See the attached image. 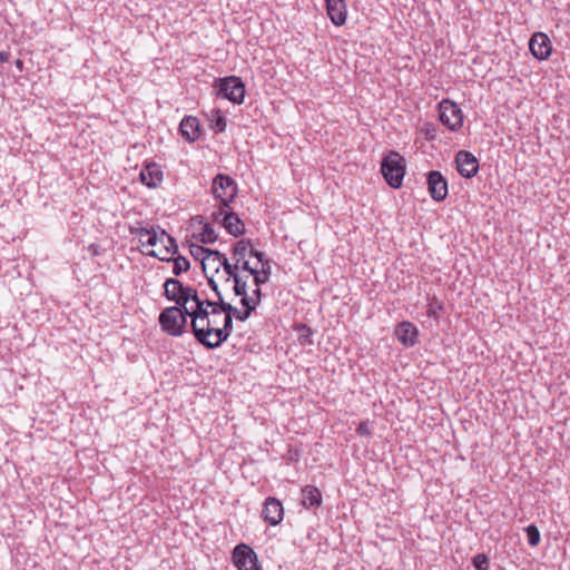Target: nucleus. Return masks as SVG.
Wrapping results in <instances>:
<instances>
[{
    "label": "nucleus",
    "mask_w": 570,
    "mask_h": 570,
    "mask_svg": "<svg viewBox=\"0 0 570 570\" xmlns=\"http://www.w3.org/2000/svg\"><path fill=\"white\" fill-rule=\"evenodd\" d=\"M429 314H430V315H431V314H433V315L435 314V309H433V308H432V306H431V307H430V309H429Z\"/></svg>",
    "instance_id": "nucleus-47"
},
{
    "label": "nucleus",
    "mask_w": 570,
    "mask_h": 570,
    "mask_svg": "<svg viewBox=\"0 0 570 570\" xmlns=\"http://www.w3.org/2000/svg\"><path fill=\"white\" fill-rule=\"evenodd\" d=\"M190 301L195 303V307H193V312H191V317L205 318V320L210 318L212 313L209 312V309H207L205 306H203L202 299L199 298L198 295H197V299H190Z\"/></svg>",
    "instance_id": "nucleus-28"
},
{
    "label": "nucleus",
    "mask_w": 570,
    "mask_h": 570,
    "mask_svg": "<svg viewBox=\"0 0 570 570\" xmlns=\"http://www.w3.org/2000/svg\"><path fill=\"white\" fill-rule=\"evenodd\" d=\"M528 543L532 547H537L540 543V531L537 525L530 524L525 528Z\"/></svg>",
    "instance_id": "nucleus-30"
},
{
    "label": "nucleus",
    "mask_w": 570,
    "mask_h": 570,
    "mask_svg": "<svg viewBox=\"0 0 570 570\" xmlns=\"http://www.w3.org/2000/svg\"><path fill=\"white\" fill-rule=\"evenodd\" d=\"M144 254L150 256V257H155V258H158L163 262H171V257L169 256L170 254H167V250H164V248L160 250V253L156 252L155 249H150L148 252H142Z\"/></svg>",
    "instance_id": "nucleus-41"
},
{
    "label": "nucleus",
    "mask_w": 570,
    "mask_h": 570,
    "mask_svg": "<svg viewBox=\"0 0 570 570\" xmlns=\"http://www.w3.org/2000/svg\"><path fill=\"white\" fill-rule=\"evenodd\" d=\"M164 247V250H167V254L175 255L178 252V244L176 239L167 233L165 236L164 243H160Z\"/></svg>",
    "instance_id": "nucleus-36"
},
{
    "label": "nucleus",
    "mask_w": 570,
    "mask_h": 570,
    "mask_svg": "<svg viewBox=\"0 0 570 570\" xmlns=\"http://www.w3.org/2000/svg\"><path fill=\"white\" fill-rule=\"evenodd\" d=\"M233 328H234L233 317L224 315L223 326L215 327V330H214V336H215L214 344L215 345H213V350L220 347L229 338V336L233 332Z\"/></svg>",
    "instance_id": "nucleus-19"
},
{
    "label": "nucleus",
    "mask_w": 570,
    "mask_h": 570,
    "mask_svg": "<svg viewBox=\"0 0 570 570\" xmlns=\"http://www.w3.org/2000/svg\"><path fill=\"white\" fill-rule=\"evenodd\" d=\"M405 171V159L399 153L390 151L383 157L381 173L390 187L400 188L403 184Z\"/></svg>",
    "instance_id": "nucleus-1"
},
{
    "label": "nucleus",
    "mask_w": 570,
    "mask_h": 570,
    "mask_svg": "<svg viewBox=\"0 0 570 570\" xmlns=\"http://www.w3.org/2000/svg\"><path fill=\"white\" fill-rule=\"evenodd\" d=\"M9 56H10L9 52L2 51V52H0V60L1 61H8Z\"/></svg>",
    "instance_id": "nucleus-46"
},
{
    "label": "nucleus",
    "mask_w": 570,
    "mask_h": 570,
    "mask_svg": "<svg viewBox=\"0 0 570 570\" xmlns=\"http://www.w3.org/2000/svg\"><path fill=\"white\" fill-rule=\"evenodd\" d=\"M262 517L269 525L279 524L284 517L282 502L274 497L266 498L262 510Z\"/></svg>",
    "instance_id": "nucleus-12"
},
{
    "label": "nucleus",
    "mask_w": 570,
    "mask_h": 570,
    "mask_svg": "<svg viewBox=\"0 0 570 570\" xmlns=\"http://www.w3.org/2000/svg\"><path fill=\"white\" fill-rule=\"evenodd\" d=\"M22 62L20 60H17V66H21Z\"/></svg>",
    "instance_id": "nucleus-49"
},
{
    "label": "nucleus",
    "mask_w": 570,
    "mask_h": 570,
    "mask_svg": "<svg viewBox=\"0 0 570 570\" xmlns=\"http://www.w3.org/2000/svg\"><path fill=\"white\" fill-rule=\"evenodd\" d=\"M214 115L215 118L212 120V128L215 130V132H224L227 126L226 118L220 114L219 110H215Z\"/></svg>",
    "instance_id": "nucleus-31"
},
{
    "label": "nucleus",
    "mask_w": 570,
    "mask_h": 570,
    "mask_svg": "<svg viewBox=\"0 0 570 570\" xmlns=\"http://www.w3.org/2000/svg\"><path fill=\"white\" fill-rule=\"evenodd\" d=\"M328 17L336 26H342L346 20V6L344 0H325Z\"/></svg>",
    "instance_id": "nucleus-18"
},
{
    "label": "nucleus",
    "mask_w": 570,
    "mask_h": 570,
    "mask_svg": "<svg viewBox=\"0 0 570 570\" xmlns=\"http://www.w3.org/2000/svg\"><path fill=\"white\" fill-rule=\"evenodd\" d=\"M223 227L229 235L234 237H239L245 233L244 223L235 212L232 210V213L225 215V217H223Z\"/></svg>",
    "instance_id": "nucleus-20"
},
{
    "label": "nucleus",
    "mask_w": 570,
    "mask_h": 570,
    "mask_svg": "<svg viewBox=\"0 0 570 570\" xmlns=\"http://www.w3.org/2000/svg\"><path fill=\"white\" fill-rule=\"evenodd\" d=\"M271 273V263H265L264 266H262L261 271H258L257 268L250 271V275L253 276V282L255 286L261 287L263 284L267 283Z\"/></svg>",
    "instance_id": "nucleus-24"
},
{
    "label": "nucleus",
    "mask_w": 570,
    "mask_h": 570,
    "mask_svg": "<svg viewBox=\"0 0 570 570\" xmlns=\"http://www.w3.org/2000/svg\"><path fill=\"white\" fill-rule=\"evenodd\" d=\"M179 131L187 141H196L200 136L199 120L193 116H185L180 121Z\"/></svg>",
    "instance_id": "nucleus-16"
},
{
    "label": "nucleus",
    "mask_w": 570,
    "mask_h": 570,
    "mask_svg": "<svg viewBox=\"0 0 570 570\" xmlns=\"http://www.w3.org/2000/svg\"><path fill=\"white\" fill-rule=\"evenodd\" d=\"M473 566L476 570H489V559L485 554L479 553L473 558Z\"/></svg>",
    "instance_id": "nucleus-39"
},
{
    "label": "nucleus",
    "mask_w": 570,
    "mask_h": 570,
    "mask_svg": "<svg viewBox=\"0 0 570 570\" xmlns=\"http://www.w3.org/2000/svg\"><path fill=\"white\" fill-rule=\"evenodd\" d=\"M190 301L195 303V307H193V312H191V317L205 318V320L210 318L212 313L209 312V309H207L205 306H203L202 299L199 298L198 295H197V299H190Z\"/></svg>",
    "instance_id": "nucleus-29"
},
{
    "label": "nucleus",
    "mask_w": 570,
    "mask_h": 570,
    "mask_svg": "<svg viewBox=\"0 0 570 570\" xmlns=\"http://www.w3.org/2000/svg\"><path fill=\"white\" fill-rule=\"evenodd\" d=\"M232 558L237 570H261L256 552L245 543L234 548Z\"/></svg>",
    "instance_id": "nucleus-8"
},
{
    "label": "nucleus",
    "mask_w": 570,
    "mask_h": 570,
    "mask_svg": "<svg viewBox=\"0 0 570 570\" xmlns=\"http://www.w3.org/2000/svg\"><path fill=\"white\" fill-rule=\"evenodd\" d=\"M426 184L429 194L435 202H442L446 198L449 193L448 180L440 171H430L428 174Z\"/></svg>",
    "instance_id": "nucleus-10"
},
{
    "label": "nucleus",
    "mask_w": 570,
    "mask_h": 570,
    "mask_svg": "<svg viewBox=\"0 0 570 570\" xmlns=\"http://www.w3.org/2000/svg\"><path fill=\"white\" fill-rule=\"evenodd\" d=\"M440 120L451 131H458L463 126V111L452 100L444 99L439 105Z\"/></svg>",
    "instance_id": "nucleus-6"
},
{
    "label": "nucleus",
    "mask_w": 570,
    "mask_h": 570,
    "mask_svg": "<svg viewBox=\"0 0 570 570\" xmlns=\"http://www.w3.org/2000/svg\"><path fill=\"white\" fill-rule=\"evenodd\" d=\"M215 87L218 89L217 96L229 100L235 105L244 102L245 98V83L240 77L228 76L215 80Z\"/></svg>",
    "instance_id": "nucleus-2"
},
{
    "label": "nucleus",
    "mask_w": 570,
    "mask_h": 570,
    "mask_svg": "<svg viewBox=\"0 0 570 570\" xmlns=\"http://www.w3.org/2000/svg\"><path fill=\"white\" fill-rule=\"evenodd\" d=\"M196 219H198V220H199V223H203V219H204V218H203V216H197V217H196Z\"/></svg>",
    "instance_id": "nucleus-48"
},
{
    "label": "nucleus",
    "mask_w": 570,
    "mask_h": 570,
    "mask_svg": "<svg viewBox=\"0 0 570 570\" xmlns=\"http://www.w3.org/2000/svg\"><path fill=\"white\" fill-rule=\"evenodd\" d=\"M249 256L255 257L262 264V266H264L265 263H269L263 252L254 249L253 247L249 249Z\"/></svg>",
    "instance_id": "nucleus-42"
},
{
    "label": "nucleus",
    "mask_w": 570,
    "mask_h": 570,
    "mask_svg": "<svg viewBox=\"0 0 570 570\" xmlns=\"http://www.w3.org/2000/svg\"><path fill=\"white\" fill-rule=\"evenodd\" d=\"M224 314L225 316L236 317L238 314V308L232 305L230 303H227L224 301V297L220 298V309H219V316Z\"/></svg>",
    "instance_id": "nucleus-37"
},
{
    "label": "nucleus",
    "mask_w": 570,
    "mask_h": 570,
    "mask_svg": "<svg viewBox=\"0 0 570 570\" xmlns=\"http://www.w3.org/2000/svg\"><path fill=\"white\" fill-rule=\"evenodd\" d=\"M458 171L465 178L473 177L479 170V160L466 150H460L455 156Z\"/></svg>",
    "instance_id": "nucleus-13"
},
{
    "label": "nucleus",
    "mask_w": 570,
    "mask_h": 570,
    "mask_svg": "<svg viewBox=\"0 0 570 570\" xmlns=\"http://www.w3.org/2000/svg\"><path fill=\"white\" fill-rule=\"evenodd\" d=\"M262 297H263V293H262V289L261 287H256L252 295H246L244 298H240V301H245V299H248V305H253V309L255 311L257 308V306L261 304L262 302Z\"/></svg>",
    "instance_id": "nucleus-35"
},
{
    "label": "nucleus",
    "mask_w": 570,
    "mask_h": 570,
    "mask_svg": "<svg viewBox=\"0 0 570 570\" xmlns=\"http://www.w3.org/2000/svg\"><path fill=\"white\" fill-rule=\"evenodd\" d=\"M394 335L403 346L410 347L417 342L419 330L413 323L404 321L396 325Z\"/></svg>",
    "instance_id": "nucleus-14"
},
{
    "label": "nucleus",
    "mask_w": 570,
    "mask_h": 570,
    "mask_svg": "<svg viewBox=\"0 0 570 570\" xmlns=\"http://www.w3.org/2000/svg\"><path fill=\"white\" fill-rule=\"evenodd\" d=\"M216 264H217V263H210V262H209V265H210V266H213V267H214Z\"/></svg>",
    "instance_id": "nucleus-50"
},
{
    "label": "nucleus",
    "mask_w": 570,
    "mask_h": 570,
    "mask_svg": "<svg viewBox=\"0 0 570 570\" xmlns=\"http://www.w3.org/2000/svg\"><path fill=\"white\" fill-rule=\"evenodd\" d=\"M226 274L228 275L227 282L233 279L234 287L233 292L236 296H239L240 298H244L247 295V282L246 279L240 275V273H237L236 265L226 264Z\"/></svg>",
    "instance_id": "nucleus-17"
},
{
    "label": "nucleus",
    "mask_w": 570,
    "mask_h": 570,
    "mask_svg": "<svg viewBox=\"0 0 570 570\" xmlns=\"http://www.w3.org/2000/svg\"><path fill=\"white\" fill-rule=\"evenodd\" d=\"M232 265H236L237 267V273H239L240 271H244V272H247L250 274V271H253L254 268L249 265V262L247 259H243L240 261V263H232Z\"/></svg>",
    "instance_id": "nucleus-43"
},
{
    "label": "nucleus",
    "mask_w": 570,
    "mask_h": 570,
    "mask_svg": "<svg viewBox=\"0 0 570 570\" xmlns=\"http://www.w3.org/2000/svg\"><path fill=\"white\" fill-rule=\"evenodd\" d=\"M250 248H252L250 239L243 238V239L236 242L232 247L233 263H240V261L246 259V256L249 255Z\"/></svg>",
    "instance_id": "nucleus-22"
},
{
    "label": "nucleus",
    "mask_w": 570,
    "mask_h": 570,
    "mask_svg": "<svg viewBox=\"0 0 570 570\" xmlns=\"http://www.w3.org/2000/svg\"><path fill=\"white\" fill-rule=\"evenodd\" d=\"M207 283H208V286L213 289V292L215 293L216 297H219V295H222V292L219 289V286L217 284V282L214 279V277H207Z\"/></svg>",
    "instance_id": "nucleus-44"
},
{
    "label": "nucleus",
    "mask_w": 570,
    "mask_h": 570,
    "mask_svg": "<svg viewBox=\"0 0 570 570\" xmlns=\"http://www.w3.org/2000/svg\"><path fill=\"white\" fill-rule=\"evenodd\" d=\"M129 233L138 238L139 244L142 247L156 246L158 243H164L167 232L159 225L150 227L144 226H131Z\"/></svg>",
    "instance_id": "nucleus-7"
},
{
    "label": "nucleus",
    "mask_w": 570,
    "mask_h": 570,
    "mask_svg": "<svg viewBox=\"0 0 570 570\" xmlns=\"http://www.w3.org/2000/svg\"><path fill=\"white\" fill-rule=\"evenodd\" d=\"M302 504L306 509L318 508L322 504L321 491L314 485H306L302 489Z\"/></svg>",
    "instance_id": "nucleus-21"
},
{
    "label": "nucleus",
    "mask_w": 570,
    "mask_h": 570,
    "mask_svg": "<svg viewBox=\"0 0 570 570\" xmlns=\"http://www.w3.org/2000/svg\"><path fill=\"white\" fill-rule=\"evenodd\" d=\"M171 261L174 262L173 274L175 276H179L183 273L189 271L190 268V263L185 256L178 255L176 258H173Z\"/></svg>",
    "instance_id": "nucleus-27"
},
{
    "label": "nucleus",
    "mask_w": 570,
    "mask_h": 570,
    "mask_svg": "<svg viewBox=\"0 0 570 570\" xmlns=\"http://www.w3.org/2000/svg\"><path fill=\"white\" fill-rule=\"evenodd\" d=\"M220 298H223V295H219V297H217V301H210L208 298L202 299L203 306L209 309L212 316H219Z\"/></svg>",
    "instance_id": "nucleus-34"
},
{
    "label": "nucleus",
    "mask_w": 570,
    "mask_h": 570,
    "mask_svg": "<svg viewBox=\"0 0 570 570\" xmlns=\"http://www.w3.org/2000/svg\"><path fill=\"white\" fill-rule=\"evenodd\" d=\"M210 257H213V263H217L214 266V272L218 273L219 268L223 267L224 272L226 273V264H232L229 259L226 257L225 254L219 252L218 249H207V263H209Z\"/></svg>",
    "instance_id": "nucleus-23"
},
{
    "label": "nucleus",
    "mask_w": 570,
    "mask_h": 570,
    "mask_svg": "<svg viewBox=\"0 0 570 570\" xmlns=\"http://www.w3.org/2000/svg\"><path fill=\"white\" fill-rule=\"evenodd\" d=\"M197 289L190 286H185L177 278H167L164 283V296L176 304L188 303L190 299H197Z\"/></svg>",
    "instance_id": "nucleus-5"
},
{
    "label": "nucleus",
    "mask_w": 570,
    "mask_h": 570,
    "mask_svg": "<svg viewBox=\"0 0 570 570\" xmlns=\"http://www.w3.org/2000/svg\"><path fill=\"white\" fill-rule=\"evenodd\" d=\"M238 193L237 183L228 175L217 174L212 183V194L220 205L229 207Z\"/></svg>",
    "instance_id": "nucleus-3"
},
{
    "label": "nucleus",
    "mask_w": 570,
    "mask_h": 570,
    "mask_svg": "<svg viewBox=\"0 0 570 570\" xmlns=\"http://www.w3.org/2000/svg\"><path fill=\"white\" fill-rule=\"evenodd\" d=\"M217 240V234L214 229V227L205 223L203 226V230L199 235V242L203 244H214Z\"/></svg>",
    "instance_id": "nucleus-26"
},
{
    "label": "nucleus",
    "mask_w": 570,
    "mask_h": 570,
    "mask_svg": "<svg viewBox=\"0 0 570 570\" xmlns=\"http://www.w3.org/2000/svg\"><path fill=\"white\" fill-rule=\"evenodd\" d=\"M248 299L240 301L243 309H238V314L235 317L236 320L245 322L250 317L252 313L255 312L253 305H248Z\"/></svg>",
    "instance_id": "nucleus-33"
},
{
    "label": "nucleus",
    "mask_w": 570,
    "mask_h": 570,
    "mask_svg": "<svg viewBox=\"0 0 570 570\" xmlns=\"http://www.w3.org/2000/svg\"><path fill=\"white\" fill-rule=\"evenodd\" d=\"M173 308H178L179 309V315L186 320V323L188 322V317L191 320V312H193V307H187V303H177L175 306H171Z\"/></svg>",
    "instance_id": "nucleus-40"
},
{
    "label": "nucleus",
    "mask_w": 570,
    "mask_h": 570,
    "mask_svg": "<svg viewBox=\"0 0 570 570\" xmlns=\"http://www.w3.org/2000/svg\"><path fill=\"white\" fill-rule=\"evenodd\" d=\"M229 213H232V209L229 207L219 205L217 210L213 212L212 218L215 223L219 224L220 226H224L223 217H225V215H228Z\"/></svg>",
    "instance_id": "nucleus-38"
},
{
    "label": "nucleus",
    "mask_w": 570,
    "mask_h": 570,
    "mask_svg": "<svg viewBox=\"0 0 570 570\" xmlns=\"http://www.w3.org/2000/svg\"><path fill=\"white\" fill-rule=\"evenodd\" d=\"M529 49L538 60H547L552 53V43L544 32H535L529 40Z\"/></svg>",
    "instance_id": "nucleus-11"
},
{
    "label": "nucleus",
    "mask_w": 570,
    "mask_h": 570,
    "mask_svg": "<svg viewBox=\"0 0 570 570\" xmlns=\"http://www.w3.org/2000/svg\"><path fill=\"white\" fill-rule=\"evenodd\" d=\"M218 317L219 316H212L210 318V323H212V327H219V322H218Z\"/></svg>",
    "instance_id": "nucleus-45"
},
{
    "label": "nucleus",
    "mask_w": 570,
    "mask_h": 570,
    "mask_svg": "<svg viewBox=\"0 0 570 570\" xmlns=\"http://www.w3.org/2000/svg\"><path fill=\"white\" fill-rule=\"evenodd\" d=\"M190 327L195 340L207 350H213L215 344L210 337L214 336L215 327H212L210 318L191 317Z\"/></svg>",
    "instance_id": "nucleus-9"
},
{
    "label": "nucleus",
    "mask_w": 570,
    "mask_h": 570,
    "mask_svg": "<svg viewBox=\"0 0 570 570\" xmlns=\"http://www.w3.org/2000/svg\"><path fill=\"white\" fill-rule=\"evenodd\" d=\"M298 332H299L298 340H299L301 344H303V345H312L313 344V341H312L313 331L309 326L302 324Z\"/></svg>",
    "instance_id": "nucleus-32"
},
{
    "label": "nucleus",
    "mask_w": 570,
    "mask_h": 570,
    "mask_svg": "<svg viewBox=\"0 0 570 570\" xmlns=\"http://www.w3.org/2000/svg\"><path fill=\"white\" fill-rule=\"evenodd\" d=\"M207 247L197 244L189 245L190 255L202 263L203 272L206 274L209 263H207Z\"/></svg>",
    "instance_id": "nucleus-25"
},
{
    "label": "nucleus",
    "mask_w": 570,
    "mask_h": 570,
    "mask_svg": "<svg viewBox=\"0 0 570 570\" xmlns=\"http://www.w3.org/2000/svg\"><path fill=\"white\" fill-rule=\"evenodd\" d=\"M141 183L148 188H156L163 180L164 174L159 165L148 163L139 174Z\"/></svg>",
    "instance_id": "nucleus-15"
},
{
    "label": "nucleus",
    "mask_w": 570,
    "mask_h": 570,
    "mask_svg": "<svg viewBox=\"0 0 570 570\" xmlns=\"http://www.w3.org/2000/svg\"><path fill=\"white\" fill-rule=\"evenodd\" d=\"M159 325L170 336H181L186 332V320L179 315L178 308H164L158 317Z\"/></svg>",
    "instance_id": "nucleus-4"
}]
</instances>
